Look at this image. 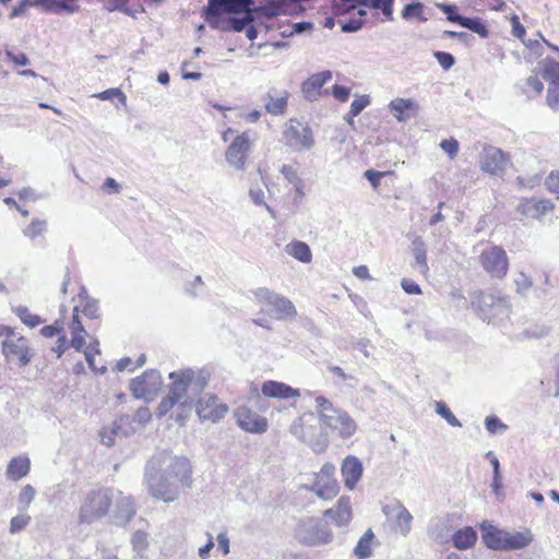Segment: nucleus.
<instances>
[{
  "mask_svg": "<svg viewBox=\"0 0 559 559\" xmlns=\"http://www.w3.org/2000/svg\"><path fill=\"white\" fill-rule=\"evenodd\" d=\"M148 492L157 500L174 502L192 484V469L188 459L166 452L154 457L146 467Z\"/></svg>",
  "mask_w": 559,
  "mask_h": 559,
  "instance_id": "obj_1",
  "label": "nucleus"
},
{
  "mask_svg": "<svg viewBox=\"0 0 559 559\" xmlns=\"http://www.w3.org/2000/svg\"><path fill=\"white\" fill-rule=\"evenodd\" d=\"M168 391L180 402V406L191 408L203 393L211 379L205 368H182L169 373Z\"/></svg>",
  "mask_w": 559,
  "mask_h": 559,
  "instance_id": "obj_2",
  "label": "nucleus"
},
{
  "mask_svg": "<svg viewBox=\"0 0 559 559\" xmlns=\"http://www.w3.org/2000/svg\"><path fill=\"white\" fill-rule=\"evenodd\" d=\"M478 316L489 323H498L510 314V301L507 296L488 292H479L472 301Z\"/></svg>",
  "mask_w": 559,
  "mask_h": 559,
  "instance_id": "obj_3",
  "label": "nucleus"
},
{
  "mask_svg": "<svg viewBox=\"0 0 559 559\" xmlns=\"http://www.w3.org/2000/svg\"><path fill=\"white\" fill-rule=\"evenodd\" d=\"M294 536L304 546H324L334 538L328 523L316 518L300 520L294 530Z\"/></svg>",
  "mask_w": 559,
  "mask_h": 559,
  "instance_id": "obj_4",
  "label": "nucleus"
},
{
  "mask_svg": "<svg viewBox=\"0 0 559 559\" xmlns=\"http://www.w3.org/2000/svg\"><path fill=\"white\" fill-rule=\"evenodd\" d=\"M253 4V0H207L202 16L212 28L226 32V22L222 21V16L247 11Z\"/></svg>",
  "mask_w": 559,
  "mask_h": 559,
  "instance_id": "obj_5",
  "label": "nucleus"
},
{
  "mask_svg": "<svg viewBox=\"0 0 559 559\" xmlns=\"http://www.w3.org/2000/svg\"><path fill=\"white\" fill-rule=\"evenodd\" d=\"M112 502V492L107 489L90 491L79 510L80 523L92 524L105 516Z\"/></svg>",
  "mask_w": 559,
  "mask_h": 559,
  "instance_id": "obj_6",
  "label": "nucleus"
},
{
  "mask_svg": "<svg viewBox=\"0 0 559 559\" xmlns=\"http://www.w3.org/2000/svg\"><path fill=\"white\" fill-rule=\"evenodd\" d=\"M253 294L260 304L267 307L266 311L272 318L292 320L296 317V308L288 298L265 287L258 288Z\"/></svg>",
  "mask_w": 559,
  "mask_h": 559,
  "instance_id": "obj_7",
  "label": "nucleus"
},
{
  "mask_svg": "<svg viewBox=\"0 0 559 559\" xmlns=\"http://www.w3.org/2000/svg\"><path fill=\"white\" fill-rule=\"evenodd\" d=\"M478 261L484 272L493 280H502L509 271V258L501 246L492 245L485 248Z\"/></svg>",
  "mask_w": 559,
  "mask_h": 559,
  "instance_id": "obj_8",
  "label": "nucleus"
},
{
  "mask_svg": "<svg viewBox=\"0 0 559 559\" xmlns=\"http://www.w3.org/2000/svg\"><path fill=\"white\" fill-rule=\"evenodd\" d=\"M253 142L254 133L250 130L236 135L225 151L227 164L236 170H243Z\"/></svg>",
  "mask_w": 559,
  "mask_h": 559,
  "instance_id": "obj_9",
  "label": "nucleus"
},
{
  "mask_svg": "<svg viewBox=\"0 0 559 559\" xmlns=\"http://www.w3.org/2000/svg\"><path fill=\"white\" fill-rule=\"evenodd\" d=\"M163 385V379L158 370L150 369L130 383L132 395L138 400L153 401Z\"/></svg>",
  "mask_w": 559,
  "mask_h": 559,
  "instance_id": "obj_10",
  "label": "nucleus"
},
{
  "mask_svg": "<svg viewBox=\"0 0 559 559\" xmlns=\"http://www.w3.org/2000/svg\"><path fill=\"white\" fill-rule=\"evenodd\" d=\"M538 72L548 83L546 103L555 111L559 110V62L545 58L537 64Z\"/></svg>",
  "mask_w": 559,
  "mask_h": 559,
  "instance_id": "obj_11",
  "label": "nucleus"
},
{
  "mask_svg": "<svg viewBox=\"0 0 559 559\" xmlns=\"http://www.w3.org/2000/svg\"><path fill=\"white\" fill-rule=\"evenodd\" d=\"M335 466L331 463H325L319 473L314 474V481L311 486H304V488L313 491L319 498L323 500H331L338 493V484L334 478Z\"/></svg>",
  "mask_w": 559,
  "mask_h": 559,
  "instance_id": "obj_12",
  "label": "nucleus"
},
{
  "mask_svg": "<svg viewBox=\"0 0 559 559\" xmlns=\"http://www.w3.org/2000/svg\"><path fill=\"white\" fill-rule=\"evenodd\" d=\"M193 406H195L197 414L201 420L213 423L222 419L228 411L227 405L221 403L217 396L211 393L200 394Z\"/></svg>",
  "mask_w": 559,
  "mask_h": 559,
  "instance_id": "obj_13",
  "label": "nucleus"
},
{
  "mask_svg": "<svg viewBox=\"0 0 559 559\" xmlns=\"http://www.w3.org/2000/svg\"><path fill=\"white\" fill-rule=\"evenodd\" d=\"M284 139L288 146L297 151L309 150L314 144L311 129L297 120L289 121Z\"/></svg>",
  "mask_w": 559,
  "mask_h": 559,
  "instance_id": "obj_14",
  "label": "nucleus"
},
{
  "mask_svg": "<svg viewBox=\"0 0 559 559\" xmlns=\"http://www.w3.org/2000/svg\"><path fill=\"white\" fill-rule=\"evenodd\" d=\"M320 424L343 439L350 438L357 430L355 420L348 415L347 412L341 408L323 419Z\"/></svg>",
  "mask_w": 559,
  "mask_h": 559,
  "instance_id": "obj_15",
  "label": "nucleus"
},
{
  "mask_svg": "<svg viewBox=\"0 0 559 559\" xmlns=\"http://www.w3.org/2000/svg\"><path fill=\"white\" fill-rule=\"evenodd\" d=\"M2 353L8 359H17L21 366H26L31 361L27 340L15 332L2 341Z\"/></svg>",
  "mask_w": 559,
  "mask_h": 559,
  "instance_id": "obj_16",
  "label": "nucleus"
},
{
  "mask_svg": "<svg viewBox=\"0 0 559 559\" xmlns=\"http://www.w3.org/2000/svg\"><path fill=\"white\" fill-rule=\"evenodd\" d=\"M235 417L237 425L247 432L263 433L267 430V419L247 406H239L235 411Z\"/></svg>",
  "mask_w": 559,
  "mask_h": 559,
  "instance_id": "obj_17",
  "label": "nucleus"
},
{
  "mask_svg": "<svg viewBox=\"0 0 559 559\" xmlns=\"http://www.w3.org/2000/svg\"><path fill=\"white\" fill-rule=\"evenodd\" d=\"M508 159L502 150L493 146L486 147L480 158V168L490 175H498L506 170Z\"/></svg>",
  "mask_w": 559,
  "mask_h": 559,
  "instance_id": "obj_18",
  "label": "nucleus"
},
{
  "mask_svg": "<svg viewBox=\"0 0 559 559\" xmlns=\"http://www.w3.org/2000/svg\"><path fill=\"white\" fill-rule=\"evenodd\" d=\"M332 72L330 70H325L322 72H318L309 76L301 84V93L304 97L309 102H314L319 99L322 95L323 85L332 80Z\"/></svg>",
  "mask_w": 559,
  "mask_h": 559,
  "instance_id": "obj_19",
  "label": "nucleus"
},
{
  "mask_svg": "<svg viewBox=\"0 0 559 559\" xmlns=\"http://www.w3.org/2000/svg\"><path fill=\"white\" fill-rule=\"evenodd\" d=\"M131 421L130 416H121L110 426L104 427L99 432L100 442L106 447H112L117 438L126 437L134 430L132 427L124 429L126 426L131 425Z\"/></svg>",
  "mask_w": 559,
  "mask_h": 559,
  "instance_id": "obj_20",
  "label": "nucleus"
},
{
  "mask_svg": "<svg viewBox=\"0 0 559 559\" xmlns=\"http://www.w3.org/2000/svg\"><path fill=\"white\" fill-rule=\"evenodd\" d=\"M289 93L286 90L270 88L263 96L266 112L273 116L286 114Z\"/></svg>",
  "mask_w": 559,
  "mask_h": 559,
  "instance_id": "obj_21",
  "label": "nucleus"
},
{
  "mask_svg": "<svg viewBox=\"0 0 559 559\" xmlns=\"http://www.w3.org/2000/svg\"><path fill=\"white\" fill-rule=\"evenodd\" d=\"M554 204L547 199H525L516 206V211L523 216L531 218H540L543 215L552 211Z\"/></svg>",
  "mask_w": 559,
  "mask_h": 559,
  "instance_id": "obj_22",
  "label": "nucleus"
},
{
  "mask_svg": "<svg viewBox=\"0 0 559 559\" xmlns=\"http://www.w3.org/2000/svg\"><path fill=\"white\" fill-rule=\"evenodd\" d=\"M344 484L348 489H354L362 475V463L354 455L344 459L341 467Z\"/></svg>",
  "mask_w": 559,
  "mask_h": 559,
  "instance_id": "obj_23",
  "label": "nucleus"
},
{
  "mask_svg": "<svg viewBox=\"0 0 559 559\" xmlns=\"http://www.w3.org/2000/svg\"><path fill=\"white\" fill-rule=\"evenodd\" d=\"M324 516L334 522L336 526H346L352 521V506L348 497H341L335 507L324 511Z\"/></svg>",
  "mask_w": 559,
  "mask_h": 559,
  "instance_id": "obj_24",
  "label": "nucleus"
},
{
  "mask_svg": "<svg viewBox=\"0 0 559 559\" xmlns=\"http://www.w3.org/2000/svg\"><path fill=\"white\" fill-rule=\"evenodd\" d=\"M261 392L264 396L273 399L288 400L300 396L298 389H294L286 383L272 380L265 381L262 384Z\"/></svg>",
  "mask_w": 559,
  "mask_h": 559,
  "instance_id": "obj_25",
  "label": "nucleus"
},
{
  "mask_svg": "<svg viewBox=\"0 0 559 559\" xmlns=\"http://www.w3.org/2000/svg\"><path fill=\"white\" fill-rule=\"evenodd\" d=\"M412 254L414 258V269L421 275H427L429 271L427 261V248L421 237L417 236L412 242Z\"/></svg>",
  "mask_w": 559,
  "mask_h": 559,
  "instance_id": "obj_26",
  "label": "nucleus"
},
{
  "mask_svg": "<svg viewBox=\"0 0 559 559\" xmlns=\"http://www.w3.org/2000/svg\"><path fill=\"white\" fill-rule=\"evenodd\" d=\"M31 469V461L27 456H14L7 466L5 475L8 479L17 481L25 477Z\"/></svg>",
  "mask_w": 559,
  "mask_h": 559,
  "instance_id": "obj_27",
  "label": "nucleus"
},
{
  "mask_svg": "<svg viewBox=\"0 0 559 559\" xmlns=\"http://www.w3.org/2000/svg\"><path fill=\"white\" fill-rule=\"evenodd\" d=\"M533 542V534L530 530L523 532H507L503 544V551L519 550L527 547Z\"/></svg>",
  "mask_w": 559,
  "mask_h": 559,
  "instance_id": "obj_28",
  "label": "nucleus"
},
{
  "mask_svg": "<svg viewBox=\"0 0 559 559\" xmlns=\"http://www.w3.org/2000/svg\"><path fill=\"white\" fill-rule=\"evenodd\" d=\"M481 532L483 540L488 548L503 550L506 531L499 530L490 524H483Z\"/></svg>",
  "mask_w": 559,
  "mask_h": 559,
  "instance_id": "obj_29",
  "label": "nucleus"
},
{
  "mask_svg": "<svg viewBox=\"0 0 559 559\" xmlns=\"http://www.w3.org/2000/svg\"><path fill=\"white\" fill-rule=\"evenodd\" d=\"M285 252L301 263H310L312 261V252L310 247L300 240H293L285 246Z\"/></svg>",
  "mask_w": 559,
  "mask_h": 559,
  "instance_id": "obj_30",
  "label": "nucleus"
},
{
  "mask_svg": "<svg viewBox=\"0 0 559 559\" xmlns=\"http://www.w3.org/2000/svg\"><path fill=\"white\" fill-rule=\"evenodd\" d=\"M389 107L399 121H405L409 117L404 115L406 110L416 115L419 109L418 105L411 98H395L391 100Z\"/></svg>",
  "mask_w": 559,
  "mask_h": 559,
  "instance_id": "obj_31",
  "label": "nucleus"
},
{
  "mask_svg": "<svg viewBox=\"0 0 559 559\" xmlns=\"http://www.w3.org/2000/svg\"><path fill=\"white\" fill-rule=\"evenodd\" d=\"M431 538L439 543H444L450 537V525L448 518H436L431 521L429 531Z\"/></svg>",
  "mask_w": 559,
  "mask_h": 559,
  "instance_id": "obj_32",
  "label": "nucleus"
},
{
  "mask_svg": "<svg viewBox=\"0 0 559 559\" xmlns=\"http://www.w3.org/2000/svg\"><path fill=\"white\" fill-rule=\"evenodd\" d=\"M259 8L253 9L250 7L247 11H242L245 15L242 17H230L226 24V31L241 32L247 28V26L254 21V12L263 13L258 10Z\"/></svg>",
  "mask_w": 559,
  "mask_h": 559,
  "instance_id": "obj_33",
  "label": "nucleus"
},
{
  "mask_svg": "<svg viewBox=\"0 0 559 559\" xmlns=\"http://www.w3.org/2000/svg\"><path fill=\"white\" fill-rule=\"evenodd\" d=\"M476 538V532L469 526L459 530L452 535L454 547L457 549L471 548L475 544Z\"/></svg>",
  "mask_w": 559,
  "mask_h": 559,
  "instance_id": "obj_34",
  "label": "nucleus"
},
{
  "mask_svg": "<svg viewBox=\"0 0 559 559\" xmlns=\"http://www.w3.org/2000/svg\"><path fill=\"white\" fill-rule=\"evenodd\" d=\"M78 310H79V307L75 306L74 307L73 320H72V323H71V334H72L71 345L76 350H81L82 347L85 344V337L84 336L86 334V331H85L84 326L82 325L81 321L78 318Z\"/></svg>",
  "mask_w": 559,
  "mask_h": 559,
  "instance_id": "obj_35",
  "label": "nucleus"
},
{
  "mask_svg": "<svg viewBox=\"0 0 559 559\" xmlns=\"http://www.w3.org/2000/svg\"><path fill=\"white\" fill-rule=\"evenodd\" d=\"M135 510L133 507V501L129 496L119 495L117 499V511L116 518L122 523L129 522L134 515Z\"/></svg>",
  "mask_w": 559,
  "mask_h": 559,
  "instance_id": "obj_36",
  "label": "nucleus"
},
{
  "mask_svg": "<svg viewBox=\"0 0 559 559\" xmlns=\"http://www.w3.org/2000/svg\"><path fill=\"white\" fill-rule=\"evenodd\" d=\"M374 539L373 532L369 528L365 532V534L358 540L356 547L354 548V555L358 559H367L372 555V542Z\"/></svg>",
  "mask_w": 559,
  "mask_h": 559,
  "instance_id": "obj_37",
  "label": "nucleus"
},
{
  "mask_svg": "<svg viewBox=\"0 0 559 559\" xmlns=\"http://www.w3.org/2000/svg\"><path fill=\"white\" fill-rule=\"evenodd\" d=\"M314 409L318 414L319 421L321 423L323 419L334 414L338 408L335 407L325 396L318 395L314 397Z\"/></svg>",
  "mask_w": 559,
  "mask_h": 559,
  "instance_id": "obj_38",
  "label": "nucleus"
},
{
  "mask_svg": "<svg viewBox=\"0 0 559 559\" xmlns=\"http://www.w3.org/2000/svg\"><path fill=\"white\" fill-rule=\"evenodd\" d=\"M48 224L46 219L34 218L24 229L23 235L34 240L37 237L44 236L47 233Z\"/></svg>",
  "mask_w": 559,
  "mask_h": 559,
  "instance_id": "obj_39",
  "label": "nucleus"
},
{
  "mask_svg": "<svg viewBox=\"0 0 559 559\" xmlns=\"http://www.w3.org/2000/svg\"><path fill=\"white\" fill-rule=\"evenodd\" d=\"M456 20H459V24L462 27H465L474 33L479 34L483 37L487 36V29L484 23L479 17H465V16H456Z\"/></svg>",
  "mask_w": 559,
  "mask_h": 559,
  "instance_id": "obj_40",
  "label": "nucleus"
},
{
  "mask_svg": "<svg viewBox=\"0 0 559 559\" xmlns=\"http://www.w3.org/2000/svg\"><path fill=\"white\" fill-rule=\"evenodd\" d=\"M79 297L82 299V302H83L82 304L83 313L91 319L98 318V316H99L98 300L90 298L86 295V290L84 288H82V292L80 293Z\"/></svg>",
  "mask_w": 559,
  "mask_h": 559,
  "instance_id": "obj_41",
  "label": "nucleus"
},
{
  "mask_svg": "<svg viewBox=\"0 0 559 559\" xmlns=\"http://www.w3.org/2000/svg\"><path fill=\"white\" fill-rule=\"evenodd\" d=\"M412 520L413 515L409 513V511L405 507L399 506L396 514V525L402 535L406 536L411 532Z\"/></svg>",
  "mask_w": 559,
  "mask_h": 559,
  "instance_id": "obj_42",
  "label": "nucleus"
},
{
  "mask_svg": "<svg viewBox=\"0 0 559 559\" xmlns=\"http://www.w3.org/2000/svg\"><path fill=\"white\" fill-rule=\"evenodd\" d=\"M12 310L21 319V321L29 328H35L41 323L40 317L31 313L28 308L25 306H17L12 308Z\"/></svg>",
  "mask_w": 559,
  "mask_h": 559,
  "instance_id": "obj_43",
  "label": "nucleus"
},
{
  "mask_svg": "<svg viewBox=\"0 0 559 559\" xmlns=\"http://www.w3.org/2000/svg\"><path fill=\"white\" fill-rule=\"evenodd\" d=\"M435 406L436 413L442 417L450 426L462 427V423L454 416V414L450 411L444 402L438 401L436 402Z\"/></svg>",
  "mask_w": 559,
  "mask_h": 559,
  "instance_id": "obj_44",
  "label": "nucleus"
},
{
  "mask_svg": "<svg viewBox=\"0 0 559 559\" xmlns=\"http://www.w3.org/2000/svg\"><path fill=\"white\" fill-rule=\"evenodd\" d=\"M543 90H544V84L538 79L537 74L530 75L526 79L523 91L528 97H535V96L540 95Z\"/></svg>",
  "mask_w": 559,
  "mask_h": 559,
  "instance_id": "obj_45",
  "label": "nucleus"
},
{
  "mask_svg": "<svg viewBox=\"0 0 559 559\" xmlns=\"http://www.w3.org/2000/svg\"><path fill=\"white\" fill-rule=\"evenodd\" d=\"M424 4L420 2H413L406 4L402 11V17L405 20L417 17L420 22H426L427 19L423 15Z\"/></svg>",
  "mask_w": 559,
  "mask_h": 559,
  "instance_id": "obj_46",
  "label": "nucleus"
},
{
  "mask_svg": "<svg viewBox=\"0 0 559 559\" xmlns=\"http://www.w3.org/2000/svg\"><path fill=\"white\" fill-rule=\"evenodd\" d=\"M393 1L394 0H368L366 7L381 10L388 21L393 20Z\"/></svg>",
  "mask_w": 559,
  "mask_h": 559,
  "instance_id": "obj_47",
  "label": "nucleus"
},
{
  "mask_svg": "<svg viewBox=\"0 0 559 559\" xmlns=\"http://www.w3.org/2000/svg\"><path fill=\"white\" fill-rule=\"evenodd\" d=\"M515 292L520 295H526V293L533 287L532 278L524 272L516 273L514 280Z\"/></svg>",
  "mask_w": 559,
  "mask_h": 559,
  "instance_id": "obj_48",
  "label": "nucleus"
},
{
  "mask_svg": "<svg viewBox=\"0 0 559 559\" xmlns=\"http://www.w3.org/2000/svg\"><path fill=\"white\" fill-rule=\"evenodd\" d=\"M485 427L488 430V432L495 435V433H501L504 432L508 429V426L503 424L497 416H487L485 418Z\"/></svg>",
  "mask_w": 559,
  "mask_h": 559,
  "instance_id": "obj_49",
  "label": "nucleus"
},
{
  "mask_svg": "<svg viewBox=\"0 0 559 559\" xmlns=\"http://www.w3.org/2000/svg\"><path fill=\"white\" fill-rule=\"evenodd\" d=\"M176 404H180V402L168 391L158 404L157 415L159 417L165 416Z\"/></svg>",
  "mask_w": 559,
  "mask_h": 559,
  "instance_id": "obj_50",
  "label": "nucleus"
},
{
  "mask_svg": "<svg viewBox=\"0 0 559 559\" xmlns=\"http://www.w3.org/2000/svg\"><path fill=\"white\" fill-rule=\"evenodd\" d=\"M131 543L138 552L144 551L148 546V535L143 531H136L132 535Z\"/></svg>",
  "mask_w": 559,
  "mask_h": 559,
  "instance_id": "obj_51",
  "label": "nucleus"
},
{
  "mask_svg": "<svg viewBox=\"0 0 559 559\" xmlns=\"http://www.w3.org/2000/svg\"><path fill=\"white\" fill-rule=\"evenodd\" d=\"M369 104L370 98L368 95L357 97L350 104L349 116L357 117Z\"/></svg>",
  "mask_w": 559,
  "mask_h": 559,
  "instance_id": "obj_52",
  "label": "nucleus"
},
{
  "mask_svg": "<svg viewBox=\"0 0 559 559\" xmlns=\"http://www.w3.org/2000/svg\"><path fill=\"white\" fill-rule=\"evenodd\" d=\"M36 495V490L32 485H26L23 487L22 491L19 495V502L23 506V509H27L28 506L34 500Z\"/></svg>",
  "mask_w": 559,
  "mask_h": 559,
  "instance_id": "obj_53",
  "label": "nucleus"
},
{
  "mask_svg": "<svg viewBox=\"0 0 559 559\" xmlns=\"http://www.w3.org/2000/svg\"><path fill=\"white\" fill-rule=\"evenodd\" d=\"M93 96L102 100H111L114 98H120L122 103L126 102V96L119 88H108L100 93L94 94Z\"/></svg>",
  "mask_w": 559,
  "mask_h": 559,
  "instance_id": "obj_54",
  "label": "nucleus"
},
{
  "mask_svg": "<svg viewBox=\"0 0 559 559\" xmlns=\"http://www.w3.org/2000/svg\"><path fill=\"white\" fill-rule=\"evenodd\" d=\"M250 199L253 201L257 205H264L267 210V212L274 216L273 210L264 202V192L261 188H250L249 190Z\"/></svg>",
  "mask_w": 559,
  "mask_h": 559,
  "instance_id": "obj_55",
  "label": "nucleus"
},
{
  "mask_svg": "<svg viewBox=\"0 0 559 559\" xmlns=\"http://www.w3.org/2000/svg\"><path fill=\"white\" fill-rule=\"evenodd\" d=\"M31 518L26 514H21L12 518L10 523V532L11 533H17L25 528L27 524L29 523Z\"/></svg>",
  "mask_w": 559,
  "mask_h": 559,
  "instance_id": "obj_56",
  "label": "nucleus"
},
{
  "mask_svg": "<svg viewBox=\"0 0 559 559\" xmlns=\"http://www.w3.org/2000/svg\"><path fill=\"white\" fill-rule=\"evenodd\" d=\"M329 371H331L332 373L337 376L341 381H343V382L348 381L349 382L348 386L355 388L357 385V382H358L357 379L354 376H352V374L345 373L344 370L341 367H338V366H330L329 367Z\"/></svg>",
  "mask_w": 559,
  "mask_h": 559,
  "instance_id": "obj_57",
  "label": "nucleus"
},
{
  "mask_svg": "<svg viewBox=\"0 0 559 559\" xmlns=\"http://www.w3.org/2000/svg\"><path fill=\"white\" fill-rule=\"evenodd\" d=\"M433 57L437 59V61L439 62V64L442 67V69L444 70H449L451 69L454 63H455V59L454 57L449 53V52H444V51H436L433 53Z\"/></svg>",
  "mask_w": 559,
  "mask_h": 559,
  "instance_id": "obj_58",
  "label": "nucleus"
},
{
  "mask_svg": "<svg viewBox=\"0 0 559 559\" xmlns=\"http://www.w3.org/2000/svg\"><path fill=\"white\" fill-rule=\"evenodd\" d=\"M440 147L453 158L459 152V142L455 139L442 140Z\"/></svg>",
  "mask_w": 559,
  "mask_h": 559,
  "instance_id": "obj_59",
  "label": "nucleus"
},
{
  "mask_svg": "<svg viewBox=\"0 0 559 559\" xmlns=\"http://www.w3.org/2000/svg\"><path fill=\"white\" fill-rule=\"evenodd\" d=\"M401 286L403 290L408 295H419L421 293L419 285L409 278H403Z\"/></svg>",
  "mask_w": 559,
  "mask_h": 559,
  "instance_id": "obj_60",
  "label": "nucleus"
},
{
  "mask_svg": "<svg viewBox=\"0 0 559 559\" xmlns=\"http://www.w3.org/2000/svg\"><path fill=\"white\" fill-rule=\"evenodd\" d=\"M545 186L551 192H559V171L552 170L545 180Z\"/></svg>",
  "mask_w": 559,
  "mask_h": 559,
  "instance_id": "obj_61",
  "label": "nucleus"
},
{
  "mask_svg": "<svg viewBox=\"0 0 559 559\" xmlns=\"http://www.w3.org/2000/svg\"><path fill=\"white\" fill-rule=\"evenodd\" d=\"M350 91L348 87L335 84L332 87V95L340 102H346L349 97Z\"/></svg>",
  "mask_w": 559,
  "mask_h": 559,
  "instance_id": "obj_62",
  "label": "nucleus"
},
{
  "mask_svg": "<svg viewBox=\"0 0 559 559\" xmlns=\"http://www.w3.org/2000/svg\"><path fill=\"white\" fill-rule=\"evenodd\" d=\"M384 176V173L368 169L364 173V177L370 182V185L377 189L380 186V179Z\"/></svg>",
  "mask_w": 559,
  "mask_h": 559,
  "instance_id": "obj_63",
  "label": "nucleus"
},
{
  "mask_svg": "<svg viewBox=\"0 0 559 559\" xmlns=\"http://www.w3.org/2000/svg\"><path fill=\"white\" fill-rule=\"evenodd\" d=\"M217 548L221 550L225 556L230 552V545H229V537L226 532H221L217 537Z\"/></svg>",
  "mask_w": 559,
  "mask_h": 559,
  "instance_id": "obj_64",
  "label": "nucleus"
}]
</instances>
